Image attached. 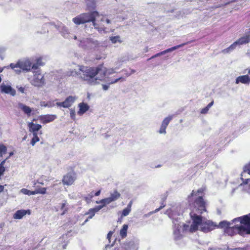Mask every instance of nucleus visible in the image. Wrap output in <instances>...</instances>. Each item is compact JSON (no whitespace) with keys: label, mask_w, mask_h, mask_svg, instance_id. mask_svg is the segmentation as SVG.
Instances as JSON below:
<instances>
[{"label":"nucleus","mask_w":250,"mask_h":250,"mask_svg":"<svg viewBox=\"0 0 250 250\" xmlns=\"http://www.w3.org/2000/svg\"><path fill=\"white\" fill-rule=\"evenodd\" d=\"M205 190L204 188H200L197 191L193 190L188 196L189 205L194 208L189 213L192 221L190 228L191 231H196L198 230L203 222L201 214L207 211L206 202L203 198Z\"/></svg>","instance_id":"1"},{"label":"nucleus","mask_w":250,"mask_h":250,"mask_svg":"<svg viewBox=\"0 0 250 250\" xmlns=\"http://www.w3.org/2000/svg\"><path fill=\"white\" fill-rule=\"evenodd\" d=\"M79 70L83 73V78L91 84H96L104 81L108 72V69L103 63L96 67L79 66Z\"/></svg>","instance_id":"2"},{"label":"nucleus","mask_w":250,"mask_h":250,"mask_svg":"<svg viewBox=\"0 0 250 250\" xmlns=\"http://www.w3.org/2000/svg\"><path fill=\"white\" fill-rule=\"evenodd\" d=\"M232 222L234 223L240 222L238 229L241 233L250 234V213L235 218Z\"/></svg>","instance_id":"3"},{"label":"nucleus","mask_w":250,"mask_h":250,"mask_svg":"<svg viewBox=\"0 0 250 250\" xmlns=\"http://www.w3.org/2000/svg\"><path fill=\"white\" fill-rule=\"evenodd\" d=\"M96 17L100 19L102 21H104V18L100 15L98 12L93 11L91 13L82 14L79 16V24L92 21L93 23Z\"/></svg>","instance_id":"4"},{"label":"nucleus","mask_w":250,"mask_h":250,"mask_svg":"<svg viewBox=\"0 0 250 250\" xmlns=\"http://www.w3.org/2000/svg\"><path fill=\"white\" fill-rule=\"evenodd\" d=\"M217 227V225L212 221L207 220L202 222L199 229L204 233H208L215 229Z\"/></svg>","instance_id":"5"},{"label":"nucleus","mask_w":250,"mask_h":250,"mask_svg":"<svg viewBox=\"0 0 250 250\" xmlns=\"http://www.w3.org/2000/svg\"><path fill=\"white\" fill-rule=\"evenodd\" d=\"M120 194L117 191L115 190L113 193L110 194L109 197L102 199L99 202L102 204V205L99 206L100 208H102L106 205L109 204L112 202L117 200L120 197Z\"/></svg>","instance_id":"6"},{"label":"nucleus","mask_w":250,"mask_h":250,"mask_svg":"<svg viewBox=\"0 0 250 250\" xmlns=\"http://www.w3.org/2000/svg\"><path fill=\"white\" fill-rule=\"evenodd\" d=\"M45 84L44 77L39 71L36 72L33 77L32 84L37 87H42Z\"/></svg>","instance_id":"7"},{"label":"nucleus","mask_w":250,"mask_h":250,"mask_svg":"<svg viewBox=\"0 0 250 250\" xmlns=\"http://www.w3.org/2000/svg\"><path fill=\"white\" fill-rule=\"evenodd\" d=\"M104 18V21H102L100 19H98V17H96L95 19V21H94L93 24L95 28L97 29L98 31H105L106 28L105 27V23H109L110 21L108 19H106L105 17L102 16Z\"/></svg>","instance_id":"8"},{"label":"nucleus","mask_w":250,"mask_h":250,"mask_svg":"<svg viewBox=\"0 0 250 250\" xmlns=\"http://www.w3.org/2000/svg\"><path fill=\"white\" fill-rule=\"evenodd\" d=\"M98 44L97 41H94L91 39H86L83 41H81L79 43V46L83 48H92L97 46Z\"/></svg>","instance_id":"9"},{"label":"nucleus","mask_w":250,"mask_h":250,"mask_svg":"<svg viewBox=\"0 0 250 250\" xmlns=\"http://www.w3.org/2000/svg\"><path fill=\"white\" fill-rule=\"evenodd\" d=\"M76 97L70 96L66 98L64 101L62 102H57L56 104L58 107H62L64 108H69L76 100Z\"/></svg>","instance_id":"10"},{"label":"nucleus","mask_w":250,"mask_h":250,"mask_svg":"<svg viewBox=\"0 0 250 250\" xmlns=\"http://www.w3.org/2000/svg\"><path fill=\"white\" fill-rule=\"evenodd\" d=\"M21 192L24 194L31 195H35L36 194H44L46 193V188H37L34 191H30L26 188H22L21 190Z\"/></svg>","instance_id":"11"},{"label":"nucleus","mask_w":250,"mask_h":250,"mask_svg":"<svg viewBox=\"0 0 250 250\" xmlns=\"http://www.w3.org/2000/svg\"><path fill=\"white\" fill-rule=\"evenodd\" d=\"M239 227V225H235L232 227H230L229 226L227 228H226V229L224 230V232L230 236H233L236 234V233L241 235H243L244 234L240 233L239 229H238Z\"/></svg>","instance_id":"12"},{"label":"nucleus","mask_w":250,"mask_h":250,"mask_svg":"<svg viewBox=\"0 0 250 250\" xmlns=\"http://www.w3.org/2000/svg\"><path fill=\"white\" fill-rule=\"evenodd\" d=\"M0 91L2 93L9 94L13 96L16 95V91L9 85H6L3 83L0 86Z\"/></svg>","instance_id":"13"},{"label":"nucleus","mask_w":250,"mask_h":250,"mask_svg":"<svg viewBox=\"0 0 250 250\" xmlns=\"http://www.w3.org/2000/svg\"><path fill=\"white\" fill-rule=\"evenodd\" d=\"M30 215L31 214V210L30 209L25 210L21 209L17 210L13 214V218L15 219H21L26 214Z\"/></svg>","instance_id":"14"},{"label":"nucleus","mask_w":250,"mask_h":250,"mask_svg":"<svg viewBox=\"0 0 250 250\" xmlns=\"http://www.w3.org/2000/svg\"><path fill=\"white\" fill-rule=\"evenodd\" d=\"M172 116H168L166 117L164 119V120L163 121V122L162 123L161 127L160 128V130H159V132L160 134L162 133H166V128L169 124L170 121L172 120Z\"/></svg>","instance_id":"15"},{"label":"nucleus","mask_w":250,"mask_h":250,"mask_svg":"<svg viewBox=\"0 0 250 250\" xmlns=\"http://www.w3.org/2000/svg\"><path fill=\"white\" fill-rule=\"evenodd\" d=\"M57 118L56 115L47 114L40 116V120L43 124L53 122Z\"/></svg>","instance_id":"16"},{"label":"nucleus","mask_w":250,"mask_h":250,"mask_svg":"<svg viewBox=\"0 0 250 250\" xmlns=\"http://www.w3.org/2000/svg\"><path fill=\"white\" fill-rule=\"evenodd\" d=\"M20 68L23 70L29 71L31 69V62L29 60H26L25 61L20 62Z\"/></svg>","instance_id":"17"},{"label":"nucleus","mask_w":250,"mask_h":250,"mask_svg":"<svg viewBox=\"0 0 250 250\" xmlns=\"http://www.w3.org/2000/svg\"><path fill=\"white\" fill-rule=\"evenodd\" d=\"M18 107L28 117H30L31 116L32 109L29 106L22 103H19L18 104Z\"/></svg>","instance_id":"18"},{"label":"nucleus","mask_w":250,"mask_h":250,"mask_svg":"<svg viewBox=\"0 0 250 250\" xmlns=\"http://www.w3.org/2000/svg\"><path fill=\"white\" fill-rule=\"evenodd\" d=\"M29 131L32 132L33 134H38V131L42 128V125L39 124H36L33 122L28 124Z\"/></svg>","instance_id":"19"},{"label":"nucleus","mask_w":250,"mask_h":250,"mask_svg":"<svg viewBox=\"0 0 250 250\" xmlns=\"http://www.w3.org/2000/svg\"><path fill=\"white\" fill-rule=\"evenodd\" d=\"M236 83H239L244 84H249L250 83V77L248 75L240 76L236 79Z\"/></svg>","instance_id":"20"},{"label":"nucleus","mask_w":250,"mask_h":250,"mask_svg":"<svg viewBox=\"0 0 250 250\" xmlns=\"http://www.w3.org/2000/svg\"><path fill=\"white\" fill-rule=\"evenodd\" d=\"M185 44H186V43H183L182 44H180V45H177V46H173V47H172L171 48H168V49L165 50L164 51L161 52L160 53H158L155 54V55L152 56L150 59H149V60L155 58H156L157 57H158V56H161L162 55H163V54H164L166 53H167V52L173 51L174 50H175V49L179 48L180 47L184 46Z\"/></svg>","instance_id":"21"},{"label":"nucleus","mask_w":250,"mask_h":250,"mask_svg":"<svg viewBox=\"0 0 250 250\" xmlns=\"http://www.w3.org/2000/svg\"><path fill=\"white\" fill-rule=\"evenodd\" d=\"M74 181V179L73 177L69 174H67L64 176L62 179V183L63 185H71L73 184Z\"/></svg>","instance_id":"22"},{"label":"nucleus","mask_w":250,"mask_h":250,"mask_svg":"<svg viewBox=\"0 0 250 250\" xmlns=\"http://www.w3.org/2000/svg\"><path fill=\"white\" fill-rule=\"evenodd\" d=\"M89 106L86 103H81L79 104V115H82L88 111Z\"/></svg>","instance_id":"23"},{"label":"nucleus","mask_w":250,"mask_h":250,"mask_svg":"<svg viewBox=\"0 0 250 250\" xmlns=\"http://www.w3.org/2000/svg\"><path fill=\"white\" fill-rule=\"evenodd\" d=\"M237 42L238 43V45H242L244 44H246L249 43L250 42V35H246L240 38H239Z\"/></svg>","instance_id":"24"},{"label":"nucleus","mask_w":250,"mask_h":250,"mask_svg":"<svg viewBox=\"0 0 250 250\" xmlns=\"http://www.w3.org/2000/svg\"><path fill=\"white\" fill-rule=\"evenodd\" d=\"M132 204V202L130 201L127 205V207L123 210L121 215L122 217L126 216L129 214L131 211Z\"/></svg>","instance_id":"25"},{"label":"nucleus","mask_w":250,"mask_h":250,"mask_svg":"<svg viewBox=\"0 0 250 250\" xmlns=\"http://www.w3.org/2000/svg\"><path fill=\"white\" fill-rule=\"evenodd\" d=\"M179 221L178 219H174L173 220V223L174 224V228L175 229L174 230V233H180V230L181 228V226L179 223Z\"/></svg>","instance_id":"26"},{"label":"nucleus","mask_w":250,"mask_h":250,"mask_svg":"<svg viewBox=\"0 0 250 250\" xmlns=\"http://www.w3.org/2000/svg\"><path fill=\"white\" fill-rule=\"evenodd\" d=\"M127 225L124 224L120 230V234L122 238H125L127 235Z\"/></svg>","instance_id":"27"},{"label":"nucleus","mask_w":250,"mask_h":250,"mask_svg":"<svg viewBox=\"0 0 250 250\" xmlns=\"http://www.w3.org/2000/svg\"><path fill=\"white\" fill-rule=\"evenodd\" d=\"M230 225V223L227 221H223L219 223V225H217V228H224V230Z\"/></svg>","instance_id":"28"},{"label":"nucleus","mask_w":250,"mask_h":250,"mask_svg":"<svg viewBox=\"0 0 250 250\" xmlns=\"http://www.w3.org/2000/svg\"><path fill=\"white\" fill-rule=\"evenodd\" d=\"M237 45H238V43L236 41V42H233L232 44H231L229 47H228L226 49L224 50L223 51V52L229 53L230 51L233 50L234 48H235Z\"/></svg>","instance_id":"29"},{"label":"nucleus","mask_w":250,"mask_h":250,"mask_svg":"<svg viewBox=\"0 0 250 250\" xmlns=\"http://www.w3.org/2000/svg\"><path fill=\"white\" fill-rule=\"evenodd\" d=\"M214 103V102L212 101L211 102H210L209 104H208L207 106L202 109L201 111V113L202 114H206L208 112L209 109L210 107L213 105Z\"/></svg>","instance_id":"30"},{"label":"nucleus","mask_w":250,"mask_h":250,"mask_svg":"<svg viewBox=\"0 0 250 250\" xmlns=\"http://www.w3.org/2000/svg\"><path fill=\"white\" fill-rule=\"evenodd\" d=\"M191 225L189 226L188 225H187L186 224H184L183 226L182 231L183 232H189L190 233H193L195 231H191Z\"/></svg>","instance_id":"31"},{"label":"nucleus","mask_w":250,"mask_h":250,"mask_svg":"<svg viewBox=\"0 0 250 250\" xmlns=\"http://www.w3.org/2000/svg\"><path fill=\"white\" fill-rule=\"evenodd\" d=\"M7 151V147L3 144H0V157H2Z\"/></svg>","instance_id":"32"},{"label":"nucleus","mask_w":250,"mask_h":250,"mask_svg":"<svg viewBox=\"0 0 250 250\" xmlns=\"http://www.w3.org/2000/svg\"><path fill=\"white\" fill-rule=\"evenodd\" d=\"M33 137L31 141V144L34 146L35 144L40 141V139L38 136V134H33Z\"/></svg>","instance_id":"33"},{"label":"nucleus","mask_w":250,"mask_h":250,"mask_svg":"<svg viewBox=\"0 0 250 250\" xmlns=\"http://www.w3.org/2000/svg\"><path fill=\"white\" fill-rule=\"evenodd\" d=\"M110 40L111 42L114 43L117 42H121V41L120 40V37L119 36L111 37H110Z\"/></svg>","instance_id":"34"},{"label":"nucleus","mask_w":250,"mask_h":250,"mask_svg":"<svg viewBox=\"0 0 250 250\" xmlns=\"http://www.w3.org/2000/svg\"><path fill=\"white\" fill-rule=\"evenodd\" d=\"M65 203H62L61 206V209L63 212L61 213L62 215H64L67 211V208H65Z\"/></svg>","instance_id":"35"},{"label":"nucleus","mask_w":250,"mask_h":250,"mask_svg":"<svg viewBox=\"0 0 250 250\" xmlns=\"http://www.w3.org/2000/svg\"><path fill=\"white\" fill-rule=\"evenodd\" d=\"M9 67L12 69H14L15 68H18V67L20 68V62H18L16 63H11L10 64Z\"/></svg>","instance_id":"36"},{"label":"nucleus","mask_w":250,"mask_h":250,"mask_svg":"<svg viewBox=\"0 0 250 250\" xmlns=\"http://www.w3.org/2000/svg\"><path fill=\"white\" fill-rule=\"evenodd\" d=\"M70 115L71 118L72 119L74 120L75 119L76 114H75V111L74 109H70Z\"/></svg>","instance_id":"37"},{"label":"nucleus","mask_w":250,"mask_h":250,"mask_svg":"<svg viewBox=\"0 0 250 250\" xmlns=\"http://www.w3.org/2000/svg\"><path fill=\"white\" fill-rule=\"evenodd\" d=\"M39 66H43L44 65V63L42 61V59L41 58H38L36 60V62Z\"/></svg>","instance_id":"38"},{"label":"nucleus","mask_w":250,"mask_h":250,"mask_svg":"<svg viewBox=\"0 0 250 250\" xmlns=\"http://www.w3.org/2000/svg\"><path fill=\"white\" fill-rule=\"evenodd\" d=\"M165 206H166V205H165V204L164 203V202H163L162 203V204H161V206H160L159 208H156V209L155 210L154 212H158V211H159L160 209H162L163 208H164Z\"/></svg>","instance_id":"39"},{"label":"nucleus","mask_w":250,"mask_h":250,"mask_svg":"<svg viewBox=\"0 0 250 250\" xmlns=\"http://www.w3.org/2000/svg\"><path fill=\"white\" fill-rule=\"evenodd\" d=\"M39 66H40L37 63H35L33 64H32V63H31V69H34V70L38 69L39 68Z\"/></svg>","instance_id":"40"},{"label":"nucleus","mask_w":250,"mask_h":250,"mask_svg":"<svg viewBox=\"0 0 250 250\" xmlns=\"http://www.w3.org/2000/svg\"><path fill=\"white\" fill-rule=\"evenodd\" d=\"M123 78L122 77H120V78H117V79H115L114 80H112L109 83V84H113V83H117V82H118L119 80L122 79Z\"/></svg>","instance_id":"41"},{"label":"nucleus","mask_w":250,"mask_h":250,"mask_svg":"<svg viewBox=\"0 0 250 250\" xmlns=\"http://www.w3.org/2000/svg\"><path fill=\"white\" fill-rule=\"evenodd\" d=\"M245 171H247V173L249 175H250V163L245 167Z\"/></svg>","instance_id":"42"},{"label":"nucleus","mask_w":250,"mask_h":250,"mask_svg":"<svg viewBox=\"0 0 250 250\" xmlns=\"http://www.w3.org/2000/svg\"><path fill=\"white\" fill-rule=\"evenodd\" d=\"M112 234H113V231H110L108 233V234H107V238L108 239V240H109V241H110V239H111V236H112Z\"/></svg>","instance_id":"43"},{"label":"nucleus","mask_w":250,"mask_h":250,"mask_svg":"<svg viewBox=\"0 0 250 250\" xmlns=\"http://www.w3.org/2000/svg\"><path fill=\"white\" fill-rule=\"evenodd\" d=\"M6 162V160H4L2 161L1 162L0 164V167L5 169V167H4V165Z\"/></svg>","instance_id":"44"},{"label":"nucleus","mask_w":250,"mask_h":250,"mask_svg":"<svg viewBox=\"0 0 250 250\" xmlns=\"http://www.w3.org/2000/svg\"><path fill=\"white\" fill-rule=\"evenodd\" d=\"M101 190H99L96 192H95L94 194L92 195V196H98L100 194Z\"/></svg>","instance_id":"45"},{"label":"nucleus","mask_w":250,"mask_h":250,"mask_svg":"<svg viewBox=\"0 0 250 250\" xmlns=\"http://www.w3.org/2000/svg\"><path fill=\"white\" fill-rule=\"evenodd\" d=\"M73 21L74 22H75L76 24H78V17H76L73 19Z\"/></svg>","instance_id":"46"},{"label":"nucleus","mask_w":250,"mask_h":250,"mask_svg":"<svg viewBox=\"0 0 250 250\" xmlns=\"http://www.w3.org/2000/svg\"><path fill=\"white\" fill-rule=\"evenodd\" d=\"M109 86L106 84H103V88L104 90H106L108 89Z\"/></svg>","instance_id":"47"},{"label":"nucleus","mask_w":250,"mask_h":250,"mask_svg":"<svg viewBox=\"0 0 250 250\" xmlns=\"http://www.w3.org/2000/svg\"><path fill=\"white\" fill-rule=\"evenodd\" d=\"M4 171H5V169L0 167V176H1L2 174H3V173H4Z\"/></svg>","instance_id":"48"},{"label":"nucleus","mask_w":250,"mask_h":250,"mask_svg":"<svg viewBox=\"0 0 250 250\" xmlns=\"http://www.w3.org/2000/svg\"><path fill=\"white\" fill-rule=\"evenodd\" d=\"M19 91H20L21 93H24V88L22 87H21L19 88Z\"/></svg>","instance_id":"49"},{"label":"nucleus","mask_w":250,"mask_h":250,"mask_svg":"<svg viewBox=\"0 0 250 250\" xmlns=\"http://www.w3.org/2000/svg\"><path fill=\"white\" fill-rule=\"evenodd\" d=\"M4 190V186L0 185V193L2 192Z\"/></svg>","instance_id":"50"},{"label":"nucleus","mask_w":250,"mask_h":250,"mask_svg":"<svg viewBox=\"0 0 250 250\" xmlns=\"http://www.w3.org/2000/svg\"><path fill=\"white\" fill-rule=\"evenodd\" d=\"M114 250H121L120 248H115L114 249Z\"/></svg>","instance_id":"51"},{"label":"nucleus","mask_w":250,"mask_h":250,"mask_svg":"<svg viewBox=\"0 0 250 250\" xmlns=\"http://www.w3.org/2000/svg\"><path fill=\"white\" fill-rule=\"evenodd\" d=\"M3 70V68L0 67V73L2 72Z\"/></svg>","instance_id":"52"},{"label":"nucleus","mask_w":250,"mask_h":250,"mask_svg":"<svg viewBox=\"0 0 250 250\" xmlns=\"http://www.w3.org/2000/svg\"><path fill=\"white\" fill-rule=\"evenodd\" d=\"M12 155H13V152H11L9 153V156H12Z\"/></svg>","instance_id":"53"},{"label":"nucleus","mask_w":250,"mask_h":250,"mask_svg":"<svg viewBox=\"0 0 250 250\" xmlns=\"http://www.w3.org/2000/svg\"><path fill=\"white\" fill-rule=\"evenodd\" d=\"M74 39L75 40H76V39H77V36H74Z\"/></svg>","instance_id":"54"},{"label":"nucleus","mask_w":250,"mask_h":250,"mask_svg":"<svg viewBox=\"0 0 250 250\" xmlns=\"http://www.w3.org/2000/svg\"><path fill=\"white\" fill-rule=\"evenodd\" d=\"M39 134H42V131H40Z\"/></svg>","instance_id":"55"},{"label":"nucleus","mask_w":250,"mask_h":250,"mask_svg":"<svg viewBox=\"0 0 250 250\" xmlns=\"http://www.w3.org/2000/svg\"><path fill=\"white\" fill-rule=\"evenodd\" d=\"M249 74H250V69L249 70Z\"/></svg>","instance_id":"56"},{"label":"nucleus","mask_w":250,"mask_h":250,"mask_svg":"<svg viewBox=\"0 0 250 250\" xmlns=\"http://www.w3.org/2000/svg\"><path fill=\"white\" fill-rule=\"evenodd\" d=\"M8 159V157H7V158H6V159H5V160H7Z\"/></svg>","instance_id":"57"},{"label":"nucleus","mask_w":250,"mask_h":250,"mask_svg":"<svg viewBox=\"0 0 250 250\" xmlns=\"http://www.w3.org/2000/svg\"><path fill=\"white\" fill-rule=\"evenodd\" d=\"M8 159V157H7V158H6V159H5V160H7Z\"/></svg>","instance_id":"58"},{"label":"nucleus","mask_w":250,"mask_h":250,"mask_svg":"<svg viewBox=\"0 0 250 250\" xmlns=\"http://www.w3.org/2000/svg\"><path fill=\"white\" fill-rule=\"evenodd\" d=\"M8 159V157H7V158H6V159H5V160H7Z\"/></svg>","instance_id":"59"}]
</instances>
